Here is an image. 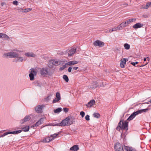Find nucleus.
Wrapping results in <instances>:
<instances>
[{"mask_svg": "<svg viewBox=\"0 0 151 151\" xmlns=\"http://www.w3.org/2000/svg\"><path fill=\"white\" fill-rule=\"evenodd\" d=\"M134 63H135V64H137L138 63V62H136Z\"/></svg>", "mask_w": 151, "mask_h": 151, "instance_id": "obj_57", "label": "nucleus"}, {"mask_svg": "<svg viewBox=\"0 0 151 151\" xmlns=\"http://www.w3.org/2000/svg\"><path fill=\"white\" fill-rule=\"evenodd\" d=\"M60 100H58V99L55 98L53 100L52 103H54L58 102Z\"/></svg>", "mask_w": 151, "mask_h": 151, "instance_id": "obj_46", "label": "nucleus"}, {"mask_svg": "<svg viewBox=\"0 0 151 151\" xmlns=\"http://www.w3.org/2000/svg\"><path fill=\"white\" fill-rule=\"evenodd\" d=\"M93 86L92 88H96L98 86H99V85L96 82H93Z\"/></svg>", "mask_w": 151, "mask_h": 151, "instance_id": "obj_29", "label": "nucleus"}, {"mask_svg": "<svg viewBox=\"0 0 151 151\" xmlns=\"http://www.w3.org/2000/svg\"><path fill=\"white\" fill-rule=\"evenodd\" d=\"M149 63L148 61V62H146V63L145 65H143L142 66H144V65H146L147 64V63Z\"/></svg>", "mask_w": 151, "mask_h": 151, "instance_id": "obj_56", "label": "nucleus"}, {"mask_svg": "<svg viewBox=\"0 0 151 151\" xmlns=\"http://www.w3.org/2000/svg\"><path fill=\"white\" fill-rule=\"evenodd\" d=\"M72 69V67H69L68 69V71L69 72H71Z\"/></svg>", "mask_w": 151, "mask_h": 151, "instance_id": "obj_48", "label": "nucleus"}, {"mask_svg": "<svg viewBox=\"0 0 151 151\" xmlns=\"http://www.w3.org/2000/svg\"><path fill=\"white\" fill-rule=\"evenodd\" d=\"M72 124V122L70 121V118L69 117H67L65 119L63 120L61 123H58V126H68Z\"/></svg>", "mask_w": 151, "mask_h": 151, "instance_id": "obj_3", "label": "nucleus"}, {"mask_svg": "<svg viewBox=\"0 0 151 151\" xmlns=\"http://www.w3.org/2000/svg\"><path fill=\"white\" fill-rule=\"evenodd\" d=\"M63 110L64 111V112H67L68 111V109L67 108H64L63 109Z\"/></svg>", "mask_w": 151, "mask_h": 151, "instance_id": "obj_49", "label": "nucleus"}, {"mask_svg": "<svg viewBox=\"0 0 151 151\" xmlns=\"http://www.w3.org/2000/svg\"><path fill=\"white\" fill-rule=\"evenodd\" d=\"M146 103L147 104H149V102H146V103Z\"/></svg>", "mask_w": 151, "mask_h": 151, "instance_id": "obj_59", "label": "nucleus"}, {"mask_svg": "<svg viewBox=\"0 0 151 151\" xmlns=\"http://www.w3.org/2000/svg\"><path fill=\"white\" fill-rule=\"evenodd\" d=\"M95 103V101L93 99L91 100L86 105V106L87 107L90 108Z\"/></svg>", "mask_w": 151, "mask_h": 151, "instance_id": "obj_15", "label": "nucleus"}, {"mask_svg": "<svg viewBox=\"0 0 151 151\" xmlns=\"http://www.w3.org/2000/svg\"><path fill=\"white\" fill-rule=\"evenodd\" d=\"M149 102H150V103H151V99H150V101H149Z\"/></svg>", "mask_w": 151, "mask_h": 151, "instance_id": "obj_58", "label": "nucleus"}, {"mask_svg": "<svg viewBox=\"0 0 151 151\" xmlns=\"http://www.w3.org/2000/svg\"><path fill=\"white\" fill-rule=\"evenodd\" d=\"M29 126H26L22 128V130L24 132H27L29 129Z\"/></svg>", "mask_w": 151, "mask_h": 151, "instance_id": "obj_27", "label": "nucleus"}, {"mask_svg": "<svg viewBox=\"0 0 151 151\" xmlns=\"http://www.w3.org/2000/svg\"><path fill=\"white\" fill-rule=\"evenodd\" d=\"M62 109L61 108H58L55 109L54 110V111L55 113H59L61 111Z\"/></svg>", "mask_w": 151, "mask_h": 151, "instance_id": "obj_31", "label": "nucleus"}, {"mask_svg": "<svg viewBox=\"0 0 151 151\" xmlns=\"http://www.w3.org/2000/svg\"><path fill=\"white\" fill-rule=\"evenodd\" d=\"M0 37L3 38H8L9 36L6 34L0 33Z\"/></svg>", "mask_w": 151, "mask_h": 151, "instance_id": "obj_26", "label": "nucleus"}, {"mask_svg": "<svg viewBox=\"0 0 151 151\" xmlns=\"http://www.w3.org/2000/svg\"><path fill=\"white\" fill-rule=\"evenodd\" d=\"M56 98L58 99V100H60L61 97L60 93L59 92H57L56 94Z\"/></svg>", "mask_w": 151, "mask_h": 151, "instance_id": "obj_33", "label": "nucleus"}, {"mask_svg": "<svg viewBox=\"0 0 151 151\" xmlns=\"http://www.w3.org/2000/svg\"><path fill=\"white\" fill-rule=\"evenodd\" d=\"M22 132V130H19L17 131H15L13 132H8L9 134H18Z\"/></svg>", "mask_w": 151, "mask_h": 151, "instance_id": "obj_25", "label": "nucleus"}, {"mask_svg": "<svg viewBox=\"0 0 151 151\" xmlns=\"http://www.w3.org/2000/svg\"><path fill=\"white\" fill-rule=\"evenodd\" d=\"M2 132V131H0V133H1Z\"/></svg>", "mask_w": 151, "mask_h": 151, "instance_id": "obj_61", "label": "nucleus"}, {"mask_svg": "<svg viewBox=\"0 0 151 151\" xmlns=\"http://www.w3.org/2000/svg\"><path fill=\"white\" fill-rule=\"evenodd\" d=\"M143 17L144 18H147L148 17V16H147V15L146 14H145V15H143Z\"/></svg>", "mask_w": 151, "mask_h": 151, "instance_id": "obj_52", "label": "nucleus"}, {"mask_svg": "<svg viewBox=\"0 0 151 151\" xmlns=\"http://www.w3.org/2000/svg\"><path fill=\"white\" fill-rule=\"evenodd\" d=\"M45 106L44 105H39L35 108V110L36 112L38 113H41L42 112L43 108Z\"/></svg>", "mask_w": 151, "mask_h": 151, "instance_id": "obj_7", "label": "nucleus"}, {"mask_svg": "<svg viewBox=\"0 0 151 151\" xmlns=\"http://www.w3.org/2000/svg\"><path fill=\"white\" fill-rule=\"evenodd\" d=\"M122 29V27L119 25L118 26L112 28L113 31H116L117 30H119Z\"/></svg>", "mask_w": 151, "mask_h": 151, "instance_id": "obj_21", "label": "nucleus"}, {"mask_svg": "<svg viewBox=\"0 0 151 151\" xmlns=\"http://www.w3.org/2000/svg\"><path fill=\"white\" fill-rule=\"evenodd\" d=\"M72 68L73 70H76L78 68V67H72Z\"/></svg>", "mask_w": 151, "mask_h": 151, "instance_id": "obj_50", "label": "nucleus"}, {"mask_svg": "<svg viewBox=\"0 0 151 151\" xmlns=\"http://www.w3.org/2000/svg\"><path fill=\"white\" fill-rule=\"evenodd\" d=\"M14 51H11L5 53L4 54V57L6 58H14L17 57L19 56V53L17 52H20V51L18 50H14Z\"/></svg>", "mask_w": 151, "mask_h": 151, "instance_id": "obj_1", "label": "nucleus"}, {"mask_svg": "<svg viewBox=\"0 0 151 151\" xmlns=\"http://www.w3.org/2000/svg\"><path fill=\"white\" fill-rule=\"evenodd\" d=\"M44 120V118H41L38 122H36L35 124L33 125L32 127H34L39 126V125L43 123Z\"/></svg>", "mask_w": 151, "mask_h": 151, "instance_id": "obj_9", "label": "nucleus"}, {"mask_svg": "<svg viewBox=\"0 0 151 151\" xmlns=\"http://www.w3.org/2000/svg\"><path fill=\"white\" fill-rule=\"evenodd\" d=\"M124 48L126 50H129L130 48V45L128 44L125 43L124 45Z\"/></svg>", "mask_w": 151, "mask_h": 151, "instance_id": "obj_34", "label": "nucleus"}, {"mask_svg": "<svg viewBox=\"0 0 151 151\" xmlns=\"http://www.w3.org/2000/svg\"><path fill=\"white\" fill-rule=\"evenodd\" d=\"M66 65H66V63L64 65H63L62 67H60V70H63L66 67Z\"/></svg>", "mask_w": 151, "mask_h": 151, "instance_id": "obj_41", "label": "nucleus"}, {"mask_svg": "<svg viewBox=\"0 0 151 151\" xmlns=\"http://www.w3.org/2000/svg\"><path fill=\"white\" fill-rule=\"evenodd\" d=\"M30 119L31 117L27 115L26 116L24 119L22 120V123H24V122L29 120Z\"/></svg>", "mask_w": 151, "mask_h": 151, "instance_id": "obj_20", "label": "nucleus"}, {"mask_svg": "<svg viewBox=\"0 0 151 151\" xmlns=\"http://www.w3.org/2000/svg\"><path fill=\"white\" fill-rule=\"evenodd\" d=\"M41 74L44 76H51L52 73L48 71V69L45 68H42L40 70Z\"/></svg>", "mask_w": 151, "mask_h": 151, "instance_id": "obj_4", "label": "nucleus"}, {"mask_svg": "<svg viewBox=\"0 0 151 151\" xmlns=\"http://www.w3.org/2000/svg\"><path fill=\"white\" fill-rule=\"evenodd\" d=\"M114 148L116 151H124L123 146L118 142L115 144Z\"/></svg>", "mask_w": 151, "mask_h": 151, "instance_id": "obj_5", "label": "nucleus"}, {"mask_svg": "<svg viewBox=\"0 0 151 151\" xmlns=\"http://www.w3.org/2000/svg\"><path fill=\"white\" fill-rule=\"evenodd\" d=\"M63 78L65 80L66 82H68L69 81V79L68 76L66 75H64L63 76Z\"/></svg>", "mask_w": 151, "mask_h": 151, "instance_id": "obj_35", "label": "nucleus"}, {"mask_svg": "<svg viewBox=\"0 0 151 151\" xmlns=\"http://www.w3.org/2000/svg\"><path fill=\"white\" fill-rule=\"evenodd\" d=\"M131 64L132 65L134 66H135V64L134 62H132L131 63Z\"/></svg>", "mask_w": 151, "mask_h": 151, "instance_id": "obj_54", "label": "nucleus"}, {"mask_svg": "<svg viewBox=\"0 0 151 151\" xmlns=\"http://www.w3.org/2000/svg\"><path fill=\"white\" fill-rule=\"evenodd\" d=\"M146 58H144V61H145V62L146 61Z\"/></svg>", "mask_w": 151, "mask_h": 151, "instance_id": "obj_55", "label": "nucleus"}, {"mask_svg": "<svg viewBox=\"0 0 151 151\" xmlns=\"http://www.w3.org/2000/svg\"><path fill=\"white\" fill-rule=\"evenodd\" d=\"M85 113L83 111H81L80 113V115H81L82 118H83L85 116Z\"/></svg>", "mask_w": 151, "mask_h": 151, "instance_id": "obj_43", "label": "nucleus"}, {"mask_svg": "<svg viewBox=\"0 0 151 151\" xmlns=\"http://www.w3.org/2000/svg\"><path fill=\"white\" fill-rule=\"evenodd\" d=\"M78 63V62L76 61H71L66 63V65L71 66L72 65H73L75 64H77Z\"/></svg>", "mask_w": 151, "mask_h": 151, "instance_id": "obj_16", "label": "nucleus"}, {"mask_svg": "<svg viewBox=\"0 0 151 151\" xmlns=\"http://www.w3.org/2000/svg\"><path fill=\"white\" fill-rule=\"evenodd\" d=\"M21 9V10H23V9Z\"/></svg>", "mask_w": 151, "mask_h": 151, "instance_id": "obj_62", "label": "nucleus"}, {"mask_svg": "<svg viewBox=\"0 0 151 151\" xmlns=\"http://www.w3.org/2000/svg\"><path fill=\"white\" fill-rule=\"evenodd\" d=\"M52 64L55 65H58L59 63L57 61H54L52 62Z\"/></svg>", "mask_w": 151, "mask_h": 151, "instance_id": "obj_38", "label": "nucleus"}, {"mask_svg": "<svg viewBox=\"0 0 151 151\" xmlns=\"http://www.w3.org/2000/svg\"><path fill=\"white\" fill-rule=\"evenodd\" d=\"M93 115L94 117L97 118H99L100 117V115L98 113H95L93 114Z\"/></svg>", "mask_w": 151, "mask_h": 151, "instance_id": "obj_32", "label": "nucleus"}, {"mask_svg": "<svg viewBox=\"0 0 151 151\" xmlns=\"http://www.w3.org/2000/svg\"><path fill=\"white\" fill-rule=\"evenodd\" d=\"M57 124H55L54 123H52L51 124H50L49 125L52 126H58L57 125Z\"/></svg>", "mask_w": 151, "mask_h": 151, "instance_id": "obj_51", "label": "nucleus"}, {"mask_svg": "<svg viewBox=\"0 0 151 151\" xmlns=\"http://www.w3.org/2000/svg\"><path fill=\"white\" fill-rule=\"evenodd\" d=\"M24 12H28L32 10V8H29L27 9H24Z\"/></svg>", "mask_w": 151, "mask_h": 151, "instance_id": "obj_40", "label": "nucleus"}, {"mask_svg": "<svg viewBox=\"0 0 151 151\" xmlns=\"http://www.w3.org/2000/svg\"><path fill=\"white\" fill-rule=\"evenodd\" d=\"M52 95V94H50V95H49L48 96L46 99V100L48 101V100L50 99L51 98V97Z\"/></svg>", "mask_w": 151, "mask_h": 151, "instance_id": "obj_42", "label": "nucleus"}, {"mask_svg": "<svg viewBox=\"0 0 151 151\" xmlns=\"http://www.w3.org/2000/svg\"><path fill=\"white\" fill-rule=\"evenodd\" d=\"M128 122L126 121L124 122L122 120H120L118 124V126L116 127V129L119 131L121 129L122 130H125L127 131L128 130Z\"/></svg>", "mask_w": 151, "mask_h": 151, "instance_id": "obj_2", "label": "nucleus"}, {"mask_svg": "<svg viewBox=\"0 0 151 151\" xmlns=\"http://www.w3.org/2000/svg\"><path fill=\"white\" fill-rule=\"evenodd\" d=\"M53 139V138L50 136V137H48L46 138L43 139L42 140V142H49L52 140Z\"/></svg>", "mask_w": 151, "mask_h": 151, "instance_id": "obj_14", "label": "nucleus"}, {"mask_svg": "<svg viewBox=\"0 0 151 151\" xmlns=\"http://www.w3.org/2000/svg\"><path fill=\"white\" fill-rule=\"evenodd\" d=\"M119 25L122 26V29H123V28L127 27L128 25L126 21L122 22Z\"/></svg>", "mask_w": 151, "mask_h": 151, "instance_id": "obj_24", "label": "nucleus"}, {"mask_svg": "<svg viewBox=\"0 0 151 151\" xmlns=\"http://www.w3.org/2000/svg\"><path fill=\"white\" fill-rule=\"evenodd\" d=\"M34 76L35 75L32 73L29 74V76L30 80L32 81L34 80Z\"/></svg>", "mask_w": 151, "mask_h": 151, "instance_id": "obj_28", "label": "nucleus"}, {"mask_svg": "<svg viewBox=\"0 0 151 151\" xmlns=\"http://www.w3.org/2000/svg\"><path fill=\"white\" fill-rule=\"evenodd\" d=\"M59 134H54L53 135H51L50 136L52 137L53 138V139L55 138Z\"/></svg>", "mask_w": 151, "mask_h": 151, "instance_id": "obj_39", "label": "nucleus"}, {"mask_svg": "<svg viewBox=\"0 0 151 151\" xmlns=\"http://www.w3.org/2000/svg\"><path fill=\"white\" fill-rule=\"evenodd\" d=\"M138 114L137 111L136 112H134L129 117V118L127 119V121H130L132 120L135 116L138 115Z\"/></svg>", "mask_w": 151, "mask_h": 151, "instance_id": "obj_10", "label": "nucleus"}, {"mask_svg": "<svg viewBox=\"0 0 151 151\" xmlns=\"http://www.w3.org/2000/svg\"><path fill=\"white\" fill-rule=\"evenodd\" d=\"M148 110L149 109L148 108H147L145 109H141L140 110H138L137 111V112L139 114H141L143 112H145L148 111Z\"/></svg>", "mask_w": 151, "mask_h": 151, "instance_id": "obj_23", "label": "nucleus"}, {"mask_svg": "<svg viewBox=\"0 0 151 151\" xmlns=\"http://www.w3.org/2000/svg\"><path fill=\"white\" fill-rule=\"evenodd\" d=\"M151 7V2H149L147 3L145 5L142 6L144 9H147L149 7Z\"/></svg>", "mask_w": 151, "mask_h": 151, "instance_id": "obj_22", "label": "nucleus"}, {"mask_svg": "<svg viewBox=\"0 0 151 151\" xmlns=\"http://www.w3.org/2000/svg\"><path fill=\"white\" fill-rule=\"evenodd\" d=\"M123 5H124L125 7H127L128 6V4H127L125 3L123 4Z\"/></svg>", "mask_w": 151, "mask_h": 151, "instance_id": "obj_53", "label": "nucleus"}, {"mask_svg": "<svg viewBox=\"0 0 151 151\" xmlns=\"http://www.w3.org/2000/svg\"><path fill=\"white\" fill-rule=\"evenodd\" d=\"M128 60V59L122 58L120 61V66L122 68L124 67V65L126 64L127 61Z\"/></svg>", "mask_w": 151, "mask_h": 151, "instance_id": "obj_11", "label": "nucleus"}, {"mask_svg": "<svg viewBox=\"0 0 151 151\" xmlns=\"http://www.w3.org/2000/svg\"><path fill=\"white\" fill-rule=\"evenodd\" d=\"M76 48H73L68 51L67 53L68 56H72L76 52Z\"/></svg>", "mask_w": 151, "mask_h": 151, "instance_id": "obj_12", "label": "nucleus"}, {"mask_svg": "<svg viewBox=\"0 0 151 151\" xmlns=\"http://www.w3.org/2000/svg\"><path fill=\"white\" fill-rule=\"evenodd\" d=\"M13 4L14 5H18V2L17 1H15L12 2Z\"/></svg>", "mask_w": 151, "mask_h": 151, "instance_id": "obj_47", "label": "nucleus"}, {"mask_svg": "<svg viewBox=\"0 0 151 151\" xmlns=\"http://www.w3.org/2000/svg\"><path fill=\"white\" fill-rule=\"evenodd\" d=\"M85 119L87 121H89L90 120L89 116L88 115H87L85 117Z\"/></svg>", "mask_w": 151, "mask_h": 151, "instance_id": "obj_44", "label": "nucleus"}, {"mask_svg": "<svg viewBox=\"0 0 151 151\" xmlns=\"http://www.w3.org/2000/svg\"><path fill=\"white\" fill-rule=\"evenodd\" d=\"M143 24L139 23H137L134 25L133 26V27L134 29H137L143 27Z\"/></svg>", "mask_w": 151, "mask_h": 151, "instance_id": "obj_17", "label": "nucleus"}, {"mask_svg": "<svg viewBox=\"0 0 151 151\" xmlns=\"http://www.w3.org/2000/svg\"><path fill=\"white\" fill-rule=\"evenodd\" d=\"M113 32V31L112 30V29H107L106 30L105 32L106 33H109L110 32Z\"/></svg>", "mask_w": 151, "mask_h": 151, "instance_id": "obj_37", "label": "nucleus"}, {"mask_svg": "<svg viewBox=\"0 0 151 151\" xmlns=\"http://www.w3.org/2000/svg\"><path fill=\"white\" fill-rule=\"evenodd\" d=\"M79 149L78 145H74L70 148V150L72 151H77Z\"/></svg>", "mask_w": 151, "mask_h": 151, "instance_id": "obj_18", "label": "nucleus"}, {"mask_svg": "<svg viewBox=\"0 0 151 151\" xmlns=\"http://www.w3.org/2000/svg\"><path fill=\"white\" fill-rule=\"evenodd\" d=\"M24 55L27 57L35 58L36 57V55L32 52H26L25 53Z\"/></svg>", "mask_w": 151, "mask_h": 151, "instance_id": "obj_13", "label": "nucleus"}, {"mask_svg": "<svg viewBox=\"0 0 151 151\" xmlns=\"http://www.w3.org/2000/svg\"><path fill=\"white\" fill-rule=\"evenodd\" d=\"M9 134V133H8V132H5L3 134L1 135V136H0V137H4V136H5Z\"/></svg>", "mask_w": 151, "mask_h": 151, "instance_id": "obj_45", "label": "nucleus"}, {"mask_svg": "<svg viewBox=\"0 0 151 151\" xmlns=\"http://www.w3.org/2000/svg\"><path fill=\"white\" fill-rule=\"evenodd\" d=\"M17 58L15 59V60L16 62H22L24 61H25L26 60V59L25 57H23L21 56H19L16 57Z\"/></svg>", "mask_w": 151, "mask_h": 151, "instance_id": "obj_8", "label": "nucleus"}, {"mask_svg": "<svg viewBox=\"0 0 151 151\" xmlns=\"http://www.w3.org/2000/svg\"><path fill=\"white\" fill-rule=\"evenodd\" d=\"M93 44L96 47H102L104 46V43L103 42L100 40H96L94 42Z\"/></svg>", "mask_w": 151, "mask_h": 151, "instance_id": "obj_6", "label": "nucleus"}, {"mask_svg": "<svg viewBox=\"0 0 151 151\" xmlns=\"http://www.w3.org/2000/svg\"><path fill=\"white\" fill-rule=\"evenodd\" d=\"M124 149L126 151H136L135 149H134L131 147L124 146Z\"/></svg>", "mask_w": 151, "mask_h": 151, "instance_id": "obj_19", "label": "nucleus"}, {"mask_svg": "<svg viewBox=\"0 0 151 151\" xmlns=\"http://www.w3.org/2000/svg\"><path fill=\"white\" fill-rule=\"evenodd\" d=\"M30 70L31 72V73H33L34 75L35 76L37 73V71L35 69L33 68H32Z\"/></svg>", "mask_w": 151, "mask_h": 151, "instance_id": "obj_36", "label": "nucleus"}, {"mask_svg": "<svg viewBox=\"0 0 151 151\" xmlns=\"http://www.w3.org/2000/svg\"><path fill=\"white\" fill-rule=\"evenodd\" d=\"M135 19H130L126 21V22L127 24L128 25L129 24H130L131 22L135 21Z\"/></svg>", "mask_w": 151, "mask_h": 151, "instance_id": "obj_30", "label": "nucleus"}, {"mask_svg": "<svg viewBox=\"0 0 151 151\" xmlns=\"http://www.w3.org/2000/svg\"><path fill=\"white\" fill-rule=\"evenodd\" d=\"M34 146H33L32 147V149H33V148H34Z\"/></svg>", "mask_w": 151, "mask_h": 151, "instance_id": "obj_60", "label": "nucleus"}]
</instances>
